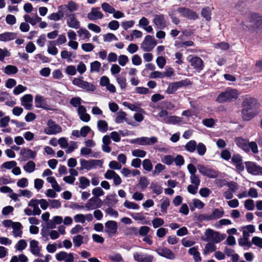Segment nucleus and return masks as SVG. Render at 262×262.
<instances>
[{"instance_id":"obj_20","label":"nucleus","mask_w":262,"mask_h":262,"mask_svg":"<svg viewBox=\"0 0 262 262\" xmlns=\"http://www.w3.org/2000/svg\"><path fill=\"white\" fill-rule=\"evenodd\" d=\"M153 23L159 29H163L166 26V21L163 14L155 15Z\"/></svg>"},{"instance_id":"obj_52","label":"nucleus","mask_w":262,"mask_h":262,"mask_svg":"<svg viewBox=\"0 0 262 262\" xmlns=\"http://www.w3.org/2000/svg\"><path fill=\"white\" fill-rule=\"evenodd\" d=\"M4 72L7 75L14 74L18 72V69L14 66L8 65L5 68Z\"/></svg>"},{"instance_id":"obj_61","label":"nucleus","mask_w":262,"mask_h":262,"mask_svg":"<svg viewBox=\"0 0 262 262\" xmlns=\"http://www.w3.org/2000/svg\"><path fill=\"white\" fill-rule=\"evenodd\" d=\"M196 149H197L198 153L200 156H203L206 152V147L203 143H199L196 144Z\"/></svg>"},{"instance_id":"obj_24","label":"nucleus","mask_w":262,"mask_h":262,"mask_svg":"<svg viewBox=\"0 0 262 262\" xmlns=\"http://www.w3.org/2000/svg\"><path fill=\"white\" fill-rule=\"evenodd\" d=\"M35 105L37 108L49 110V105L47 103L46 99L43 96L37 95L35 97Z\"/></svg>"},{"instance_id":"obj_16","label":"nucleus","mask_w":262,"mask_h":262,"mask_svg":"<svg viewBox=\"0 0 262 262\" xmlns=\"http://www.w3.org/2000/svg\"><path fill=\"white\" fill-rule=\"evenodd\" d=\"M246 166L248 172L250 173L253 175L262 174V167L258 166L254 162H246Z\"/></svg>"},{"instance_id":"obj_38","label":"nucleus","mask_w":262,"mask_h":262,"mask_svg":"<svg viewBox=\"0 0 262 262\" xmlns=\"http://www.w3.org/2000/svg\"><path fill=\"white\" fill-rule=\"evenodd\" d=\"M64 16L61 9H59L57 13H53L48 16L49 19L54 21L60 20Z\"/></svg>"},{"instance_id":"obj_39","label":"nucleus","mask_w":262,"mask_h":262,"mask_svg":"<svg viewBox=\"0 0 262 262\" xmlns=\"http://www.w3.org/2000/svg\"><path fill=\"white\" fill-rule=\"evenodd\" d=\"M188 252L190 255H193L195 262H201L202 259L196 247H194L190 248Z\"/></svg>"},{"instance_id":"obj_62","label":"nucleus","mask_w":262,"mask_h":262,"mask_svg":"<svg viewBox=\"0 0 262 262\" xmlns=\"http://www.w3.org/2000/svg\"><path fill=\"white\" fill-rule=\"evenodd\" d=\"M143 168L147 171H150L152 169V165L151 161L149 159H145L142 163Z\"/></svg>"},{"instance_id":"obj_63","label":"nucleus","mask_w":262,"mask_h":262,"mask_svg":"<svg viewBox=\"0 0 262 262\" xmlns=\"http://www.w3.org/2000/svg\"><path fill=\"white\" fill-rule=\"evenodd\" d=\"M177 166L181 167L184 164L185 160L183 157L180 155H178L174 158V162Z\"/></svg>"},{"instance_id":"obj_58","label":"nucleus","mask_w":262,"mask_h":262,"mask_svg":"<svg viewBox=\"0 0 262 262\" xmlns=\"http://www.w3.org/2000/svg\"><path fill=\"white\" fill-rule=\"evenodd\" d=\"M150 188L157 195H159L162 192V188L157 183H151Z\"/></svg>"},{"instance_id":"obj_51","label":"nucleus","mask_w":262,"mask_h":262,"mask_svg":"<svg viewBox=\"0 0 262 262\" xmlns=\"http://www.w3.org/2000/svg\"><path fill=\"white\" fill-rule=\"evenodd\" d=\"M196 147V142L194 140H190L185 146L186 150L190 152L194 151Z\"/></svg>"},{"instance_id":"obj_5","label":"nucleus","mask_w":262,"mask_h":262,"mask_svg":"<svg viewBox=\"0 0 262 262\" xmlns=\"http://www.w3.org/2000/svg\"><path fill=\"white\" fill-rule=\"evenodd\" d=\"M157 42L155 38L150 35H146L141 43V49L144 52H150L153 50Z\"/></svg>"},{"instance_id":"obj_46","label":"nucleus","mask_w":262,"mask_h":262,"mask_svg":"<svg viewBox=\"0 0 262 262\" xmlns=\"http://www.w3.org/2000/svg\"><path fill=\"white\" fill-rule=\"evenodd\" d=\"M116 79L121 90H125L126 88V80L125 77L115 76Z\"/></svg>"},{"instance_id":"obj_53","label":"nucleus","mask_w":262,"mask_h":262,"mask_svg":"<svg viewBox=\"0 0 262 262\" xmlns=\"http://www.w3.org/2000/svg\"><path fill=\"white\" fill-rule=\"evenodd\" d=\"M80 165L81 169H85L89 170L93 168L92 165L91 160H85L84 159H81Z\"/></svg>"},{"instance_id":"obj_15","label":"nucleus","mask_w":262,"mask_h":262,"mask_svg":"<svg viewBox=\"0 0 262 262\" xmlns=\"http://www.w3.org/2000/svg\"><path fill=\"white\" fill-rule=\"evenodd\" d=\"M68 18L67 19V24L70 28L78 29L80 28V23L76 17L75 14H68L65 15Z\"/></svg>"},{"instance_id":"obj_29","label":"nucleus","mask_w":262,"mask_h":262,"mask_svg":"<svg viewBox=\"0 0 262 262\" xmlns=\"http://www.w3.org/2000/svg\"><path fill=\"white\" fill-rule=\"evenodd\" d=\"M20 154L27 159H34L36 156V152L30 149L23 148L20 151Z\"/></svg>"},{"instance_id":"obj_37","label":"nucleus","mask_w":262,"mask_h":262,"mask_svg":"<svg viewBox=\"0 0 262 262\" xmlns=\"http://www.w3.org/2000/svg\"><path fill=\"white\" fill-rule=\"evenodd\" d=\"M77 33L82 40H88L91 36L90 33L85 28H80Z\"/></svg>"},{"instance_id":"obj_56","label":"nucleus","mask_w":262,"mask_h":262,"mask_svg":"<svg viewBox=\"0 0 262 262\" xmlns=\"http://www.w3.org/2000/svg\"><path fill=\"white\" fill-rule=\"evenodd\" d=\"M123 206L127 209L138 210L140 206L136 203L126 200L124 203Z\"/></svg>"},{"instance_id":"obj_31","label":"nucleus","mask_w":262,"mask_h":262,"mask_svg":"<svg viewBox=\"0 0 262 262\" xmlns=\"http://www.w3.org/2000/svg\"><path fill=\"white\" fill-rule=\"evenodd\" d=\"M39 201L38 200L32 199L28 203V206L33 208L34 215H40L41 210L38 207Z\"/></svg>"},{"instance_id":"obj_35","label":"nucleus","mask_w":262,"mask_h":262,"mask_svg":"<svg viewBox=\"0 0 262 262\" xmlns=\"http://www.w3.org/2000/svg\"><path fill=\"white\" fill-rule=\"evenodd\" d=\"M251 22L257 27H262V16L258 14H252L251 16Z\"/></svg>"},{"instance_id":"obj_60","label":"nucleus","mask_w":262,"mask_h":262,"mask_svg":"<svg viewBox=\"0 0 262 262\" xmlns=\"http://www.w3.org/2000/svg\"><path fill=\"white\" fill-rule=\"evenodd\" d=\"M126 114L124 112L120 111L117 114V116L115 118V122L117 123H121L123 122L125 119Z\"/></svg>"},{"instance_id":"obj_54","label":"nucleus","mask_w":262,"mask_h":262,"mask_svg":"<svg viewBox=\"0 0 262 262\" xmlns=\"http://www.w3.org/2000/svg\"><path fill=\"white\" fill-rule=\"evenodd\" d=\"M84 237L81 235H77L73 237V242L74 246L79 247L83 243Z\"/></svg>"},{"instance_id":"obj_48","label":"nucleus","mask_w":262,"mask_h":262,"mask_svg":"<svg viewBox=\"0 0 262 262\" xmlns=\"http://www.w3.org/2000/svg\"><path fill=\"white\" fill-rule=\"evenodd\" d=\"M27 246V242L25 239H20L15 245V249L17 251H22Z\"/></svg>"},{"instance_id":"obj_19","label":"nucleus","mask_w":262,"mask_h":262,"mask_svg":"<svg viewBox=\"0 0 262 262\" xmlns=\"http://www.w3.org/2000/svg\"><path fill=\"white\" fill-rule=\"evenodd\" d=\"M178 11L184 17H186L190 19H196L198 18V15L192 10L186 8H179Z\"/></svg>"},{"instance_id":"obj_42","label":"nucleus","mask_w":262,"mask_h":262,"mask_svg":"<svg viewBox=\"0 0 262 262\" xmlns=\"http://www.w3.org/2000/svg\"><path fill=\"white\" fill-rule=\"evenodd\" d=\"M55 45L56 44L53 41H50L49 42L47 50L49 54L52 55H56L58 53V50L55 47Z\"/></svg>"},{"instance_id":"obj_28","label":"nucleus","mask_w":262,"mask_h":262,"mask_svg":"<svg viewBox=\"0 0 262 262\" xmlns=\"http://www.w3.org/2000/svg\"><path fill=\"white\" fill-rule=\"evenodd\" d=\"M235 142L239 148L246 152L249 151L248 141L241 137H237L235 139Z\"/></svg>"},{"instance_id":"obj_44","label":"nucleus","mask_w":262,"mask_h":262,"mask_svg":"<svg viewBox=\"0 0 262 262\" xmlns=\"http://www.w3.org/2000/svg\"><path fill=\"white\" fill-rule=\"evenodd\" d=\"M101 63L98 61H94L90 64V72L91 73H98L101 68Z\"/></svg>"},{"instance_id":"obj_36","label":"nucleus","mask_w":262,"mask_h":262,"mask_svg":"<svg viewBox=\"0 0 262 262\" xmlns=\"http://www.w3.org/2000/svg\"><path fill=\"white\" fill-rule=\"evenodd\" d=\"M123 104L132 111L138 112H144L143 110L141 108V103L138 102L136 104H132L127 102H124Z\"/></svg>"},{"instance_id":"obj_41","label":"nucleus","mask_w":262,"mask_h":262,"mask_svg":"<svg viewBox=\"0 0 262 262\" xmlns=\"http://www.w3.org/2000/svg\"><path fill=\"white\" fill-rule=\"evenodd\" d=\"M97 126L99 131L101 133H105L108 129L107 123L106 121L103 120L98 121Z\"/></svg>"},{"instance_id":"obj_2","label":"nucleus","mask_w":262,"mask_h":262,"mask_svg":"<svg viewBox=\"0 0 262 262\" xmlns=\"http://www.w3.org/2000/svg\"><path fill=\"white\" fill-rule=\"evenodd\" d=\"M161 121L166 124L173 125L177 124L182 121V118L176 116H168V113L166 110H161L158 114Z\"/></svg>"},{"instance_id":"obj_49","label":"nucleus","mask_w":262,"mask_h":262,"mask_svg":"<svg viewBox=\"0 0 262 262\" xmlns=\"http://www.w3.org/2000/svg\"><path fill=\"white\" fill-rule=\"evenodd\" d=\"M79 180L80 183L79 187L80 188L84 189L90 185V181L88 178L84 177H81L79 178Z\"/></svg>"},{"instance_id":"obj_33","label":"nucleus","mask_w":262,"mask_h":262,"mask_svg":"<svg viewBox=\"0 0 262 262\" xmlns=\"http://www.w3.org/2000/svg\"><path fill=\"white\" fill-rule=\"evenodd\" d=\"M108 257L113 262H123L124 260L122 255L117 252H112L108 255Z\"/></svg>"},{"instance_id":"obj_12","label":"nucleus","mask_w":262,"mask_h":262,"mask_svg":"<svg viewBox=\"0 0 262 262\" xmlns=\"http://www.w3.org/2000/svg\"><path fill=\"white\" fill-rule=\"evenodd\" d=\"M118 228L116 221H108L105 223V232L109 236H112L117 232Z\"/></svg>"},{"instance_id":"obj_3","label":"nucleus","mask_w":262,"mask_h":262,"mask_svg":"<svg viewBox=\"0 0 262 262\" xmlns=\"http://www.w3.org/2000/svg\"><path fill=\"white\" fill-rule=\"evenodd\" d=\"M72 83L79 88H81L87 92H94L96 90V86L92 83L83 80V77L74 78Z\"/></svg>"},{"instance_id":"obj_40","label":"nucleus","mask_w":262,"mask_h":262,"mask_svg":"<svg viewBox=\"0 0 262 262\" xmlns=\"http://www.w3.org/2000/svg\"><path fill=\"white\" fill-rule=\"evenodd\" d=\"M210 214L212 220H215L222 217L224 214V211L223 209L216 208L213 210Z\"/></svg>"},{"instance_id":"obj_45","label":"nucleus","mask_w":262,"mask_h":262,"mask_svg":"<svg viewBox=\"0 0 262 262\" xmlns=\"http://www.w3.org/2000/svg\"><path fill=\"white\" fill-rule=\"evenodd\" d=\"M149 184V181L147 178L145 177H141L139 181V183L137 185L142 190L145 189Z\"/></svg>"},{"instance_id":"obj_22","label":"nucleus","mask_w":262,"mask_h":262,"mask_svg":"<svg viewBox=\"0 0 262 262\" xmlns=\"http://www.w3.org/2000/svg\"><path fill=\"white\" fill-rule=\"evenodd\" d=\"M256 100L251 97L246 96L242 103L243 107L246 109L255 111Z\"/></svg>"},{"instance_id":"obj_13","label":"nucleus","mask_w":262,"mask_h":262,"mask_svg":"<svg viewBox=\"0 0 262 262\" xmlns=\"http://www.w3.org/2000/svg\"><path fill=\"white\" fill-rule=\"evenodd\" d=\"M30 252L35 256L42 257L43 255L40 253L41 247L39 246V242L35 239H32L29 243Z\"/></svg>"},{"instance_id":"obj_25","label":"nucleus","mask_w":262,"mask_h":262,"mask_svg":"<svg viewBox=\"0 0 262 262\" xmlns=\"http://www.w3.org/2000/svg\"><path fill=\"white\" fill-rule=\"evenodd\" d=\"M184 85L183 81L170 83L167 89L166 92L169 94H173L179 88Z\"/></svg>"},{"instance_id":"obj_57","label":"nucleus","mask_w":262,"mask_h":262,"mask_svg":"<svg viewBox=\"0 0 262 262\" xmlns=\"http://www.w3.org/2000/svg\"><path fill=\"white\" fill-rule=\"evenodd\" d=\"M101 8L104 12L110 14H112L115 12V9L106 2H104L101 4Z\"/></svg>"},{"instance_id":"obj_1","label":"nucleus","mask_w":262,"mask_h":262,"mask_svg":"<svg viewBox=\"0 0 262 262\" xmlns=\"http://www.w3.org/2000/svg\"><path fill=\"white\" fill-rule=\"evenodd\" d=\"M238 95V93L237 90L228 88L217 96L215 99V101L219 103L232 101L237 99Z\"/></svg>"},{"instance_id":"obj_14","label":"nucleus","mask_w":262,"mask_h":262,"mask_svg":"<svg viewBox=\"0 0 262 262\" xmlns=\"http://www.w3.org/2000/svg\"><path fill=\"white\" fill-rule=\"evenodd\" d=\"M135 141L140 145H152L158 142V139L156 137H143L136 139Z\"/></svg>"},{"instance_id":"obj_64","label":"nucleus","mask_w":262,"mask_h":262,"mask_svg":"<svg viewBox=\"0 0 262 262\" xmlns=\"http://www.w3.org/2000/svg\"><path fill=\"white\" fill-rule=\"evenodd\" d=\"M162 162L168 165H171L174 162V157L171 155H165L162 159Z\"/></svg>"},{"instance_id":"obj_7","label":"nucleus","mask_w":262,"mask_h":262,"mask_svg":"<svg viewBox=\"0 0 262 262\" xmlns=\"http://www.w3.org/2000/svg\"><path fill=\"white\" fill-rule=\"evenodd\" d=\"M47 125L44 129V133L47 135H55L62 132L60 126L52 120H48Z\"/></svg>"},{"instance_id":"obj_9","label":"nucleus","mask_w":262,"mask_h":262,"mask_svg":"<svg viewBox=\"0 0 262 262\" xmlns=\"http://www.w3.org/2000/svg\"><path fill=\"white\" fill-rule=\"evenodd\" d=\"M102 202L99 198L92 197L89 200L88 202L85 205V208L86 210H94L101 207Z\"/></svg>"},{"instance_id":"obj_59","label":"nucleus","mask_w":262,"mask_h":262,"mask_svg":"<svg viewBox=\"0 0 262 262\" xmlns=\"http://www.w3.org/2000/svg\"><path fill=\"white\" fill-rule=\"evenodd\" d=\"M202 16L207 21L211 19V11L209 7L203 8L201 12Z\"/></svg>"},{"instance_id":"obj_30","label":"nucleus","mask_w":262,"mask_h":262,"mask_svg":"<svg viewBox=\"0 0 262 262\" xmlns=\"http://www.w3.org/2000/svg\"><path fill=\"white\" fill-rule=\"evenodd\" d=\"M24 20L26 22L30 23L32 26H35L37 23L41 20V18L38 16L37 14L34 17H31L30 15L26 14L24 16Z\"/></svg>"},{"instance_id":"obj_10","label":"nucleus","mask_w":262,"mask_h":262,"mask_svg":"<svg viewBox=\"0 0 262 262\" xmlns=\"http://www.w3.org/2000/svg\"><path fill=\"white\" fill-rule=\"evenodd\" d=\"M133 257L134 260L137 262H152L154 259L153 255L139 252H135Z\"/></svg>"},{"instance_id":"obj_11","label":"nucleus","mask_w":262,"mask_h":262,"mask_svg":"<svg viewBox=\"0 0 262 262\" xmlns=\"http://www.w3.org/2000/svg\"><path fill=\"white\" fill-rule=\"evenodd\" d=\"M156 252L161 256L169 259H174L176 257L174 253L166 247H159L156 250Z\"/></svg>"},{"instance_id":"obj_27","label":"nucleus","mask_w":262,"mask_h":262,"mask_svg":"<svg viewBox=\"0 0 262 262\" xmlns=\"http://www.w3.org/2000/svg\"><path fill=\"white\" fill-rule=\"evenodd\" d=\"M17 34L14 32H7L0 34V41H9L15 39Z\"/></svg>"},{"instance_id":"obj_17","label":"nucleus","mask_w":262,"mask_h":262,"mask_svg":"<svg viewBox=\"0 0 262 262\" xmlns=\"http://www.w3.org/2000/svg\"><path fill=\"white\" fill-rule=\"evenodd\" d=\"M56 259L58 261H65L66 262H74V257L72 253H67L65 251H60L56 253Z\"/></svg>"},{"instance_id":"obj_55","label":"nucleus","mask_w":262,"mask_h":262,"mask_svg":"<svg viewBox=\"0 0 262 262\" xmlns=\"http://www.w3.org/2000/svg\"><path fill=\"white\" fill-rule=\"evenodd\" d=\"M124 233L126 236L136 235L138 234V230L135 227H127L125 229Z\"/></svg>"},{"instance_id":"obj_50","label":"nucleus","mask_w":262,"mask_h":262,"mask_svg":"<svg viewBox=\"0 0 262 262\" xmlns=\"http://www.w3.org/2000/svg\"><path fill=\"white\" fill-rule=\"evenodd\" d=\"M216 250V246L213 243H207L203 250V254L207 255L208 253L215 251Z\"/></svg>"},{"instance_id":"obj_18","label":"nucleus","mask_w":262,"mask_h":262,"mask_svg":"<svg viewBox=\"0 0 262 262\" xmlns=\"http://www.w3.org/2000/svg\"><path fill=\"white\" fill-rule=\"evenodd\" d=\"M190 65L198 72L201 71L204 68L203 61L199 57H192L189 60Z\"/></svg>"},{"instance_id":"obj_47","label":"nucleus","mask_w":262,"mask_h":262,"mask_svg":"<svg viewBox=\"0 0 262 262\" xmlns=\"http://www.w3.org/2000/svg\"><path fill=\"white\" fill-rule=\"evenodd\" d=\"M35 163L32 161H30L24 166V169L26 172L31 173L35 170Z\"/></svg>"},{"instance_id":"obj_21","label":"nucleus","mask_w":262,"mask_h":262,"mask_svg":"<svg viewBox=\"0 0 262 262\" xmlns=\"http://www.w3.org/2000/svg\"><path fill=\"white\" fill-rule=\"evenodd\" d=\"M103 17V13L100 11L99 7H94L88 14V18L91 20L100 19Z\"/></svg>"},{"instance_id":"obj_26","label":"nucleus","mask_w":262,"mask_h":262,"mask_svg":"<svg viewBox=\"0 0 262 262\" xmlns=\"http://www.w3.org/2000/svg\"><path fill=\"white\" fill-rule=\"evenodd\" d=\"M12 228L13 229L12 233L15 237H21L22 236L23 226L19 222H15Z\"/></svg>"},{"instance_id":"obj_6","label":"nucleus","mask_w":262,"mask_h":262,"mask_svg":"<svg viewBox=\"0 0 262 262\" xmlns=\"http://www.w3.org/2000/svg\"><path fill=\"white\" fill-rule=\"evenodd\" d=\"M197 168L199 172L203 176L209 178H216L219 176L218 172L216 170L212 168L205 166L202 164H198L197 165Z\"/></svg>"},{"instance_id":"obj_4","label":"nucleus","mask_w":262,"mask_h":262,"mask_svg":"<svg viewBox=\"0 0 262 262\" xmlns=\"http://www.w3.org/2000/svg\"><path fill=\"white\" fill-rule=\"evenodd\" d=\"M205 241L212 242L214 243H219L224 239V236L219 232L215 231L211 229H207L205 232Z\"/></svg>"},{"instance_id":"obj_8","label":"nucleus","mask_w":262,"mask_h":262,"mask_svg":"<svg viewBox=\"0 0 262 262\" xmlns=\"http://www.w3.org/2000/svg\"><path fill=\"white\" fill-rule=\"evenodd\" d=\"M78 8V4L72 1L69 2L66 5H61L58 7V9H61L64 15H66L67 13L68 14H75L73 13L76 11Z\"/></svg>"},{"instance_id":"obj_34","label":"nucleus","mask_w":262,"mask_h":262,"mask_svg":"<svg viewBox=\"0 0 262 262\" xmlns=\"http://www.w3.org/2000/svg\"><path fill=\"white\" fill-rule=\"evenodd\" d=\"M115 194L108 195L104 200V202L107 206L111 207L114 206L118 202Z\"/></svg>"},{"instance_id":"obj_23","label":"nucleus","mask_w":262,"mask_h":262,"mask_svg":"<svg viewBox=\"0 0 262 262\" xmlns=\"http://www.w3.org/2000/svg\"><path fill=\"white\" fill-rule=\"evenodd\" d=\"M33 96L31 94H26L20 99L21 105L27 110H30L32 107Z\"/></svg>"},{"instance_id":"obj_32","label":"nucleus","mask_w":262,"mask_h":262,"mask_svg":"<svg viewBox=\"0 0 262 262\" xmlns=\"http://www.w3.org/2000/svg\"><path fill=\"white\" fill-rule=\"evenodd\" d=\"M255 115V111L243 108L242 116L244 120H249L252 119Z\"/></svg>"},{"instance_id":"obj_43","label":"nucleus","mask_w":262,"mask_h":262,"mask_svg":"<svg viewBox=\"0 0 262 262\" xmlns=\"http://www.w3.org/2000/svg\"><path fill=\"white\" fill-rule=\"evenodd\" d=\"M47 181L48 183H51L52 188L57 192H59L61 190L60 187L58 184L56 179L54 177H50L47 178Z\"/></svg>"}]
</instances>
